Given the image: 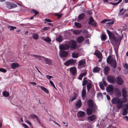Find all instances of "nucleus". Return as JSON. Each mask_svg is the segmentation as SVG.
Masks as SVG:
<instances>
[{
	"label": "nucleus",
	"instance_id": "15",
	"mask_svg": "<svg viewBox=\"0 0 128 128\" xmlns=\"http://www.w3.org/2000/svg\"><path fill=\"white\" fill-rule=\"evenodd\" d=\"M11 68L13 69L14 70L17 68L20 65L19 64L16 62H14L10 64Z\"/></svg>",
	"mask_w": 128,
	"mask_h": 128
},
{
	"label": "nucleus",
	"instance_id": "6",
	"mask_svg": "<svg viewBox=\"0 0 128 128\" xmlns=\"http://www.w3.org/2000/svg\"><path fill=\"white\" fill-rule=\"evenodd\" d=\"M68 44L70 48L74 50L76 49L77 47L76 42L74 40H71Z\"/></svg>",
	"mask_w": 128,
	"mask_h": 128
},
{
	"label": "nucleus",
	"instance_id": "62",
	"mask_svg": "<svg viewBox=\"0 0 128 128\" xmlns=\"http://www.w3.org/2000/svg\"><path fill=\"white\" fill-rule=\"evenodd\" d=\"M97 57L99 59V60H98V61L99 62H100L102 60V56H97Z\"/></svg>",
	"mask_w": 128,
	"mask_h": 128
},
{
	"label": "nucleus",
	"instance_id": "56",
	"mask_svg": "<svg viewBox=\"0 0 128 128\" xmlns=\"http://www.w3.org/2000/svg\"><path fill=\"white\" fill-rule=\"evenodd\" d=\"M22 126L24 128H29L28 126L25 124L23 123L22 124Z\"/></svg>",
	"mask_w": 128,
	"mask_h": 128
},
{
	"label": "nucleus",
	"instance_id": "13",
	"mask_svg": "<svg viewBox=\"0 0 128 128\" xmlns=\"http://www.w3.org/2000/svg\"><path fill=\"white\" fill-rule=\"evenodd\" d=\"M116 82L118 85H121L123 84V80L120 77L118 76L116 78Z\"/></svg>",
	"mask_w": 128,
	"mask_h": 128
},
{
	"label": "nucleus",
	"instance_id": "12",
	"mask_svg": "<svg viewBox=\"0 0 128 128\" xmlns=\"http://www.w3.org/2000/svg\"><path fill=\"white\" fill-rule=\"evenodd\" d=\"M43 57L44 61L46 63L48 64L49 66H51L52 64L53 61L51 59L45 58L44 56H42Z\"/></svg>",
	"mask_w": 128,
	"mask_h": 128
},
{
	"label": "nucleus",
	"instance_id": "59",
	"mask_svg": "<svg viewBox=\"0 0 128 128\" xmlns=\"http://www.w3.org/2000/svg\"><path fill=\"white\" fill-rule=\"evenodd\" d=\"M103 82V84L105 86H106L107 85V84L106 82L103 79L102 80Z\"/></svg>",
	"mask_w": 128,
	"mask_h": 128
},
{
	"label": "nucleus",
	"instance_id": "10",
	"mask_svg": "<svg viewBox=\"0 0 128 128\" xmlns=\"http://www.w3.org/2000/svg\"><path fill=\"white\" fill-rule=\"evenodd\" d=\"M70 48L69 46L67 44H61L59 46V48L60 50H68Z\"/></svg>",
	"mask_w": 128,
	"mask_h": 128
},
{
	"label": "nucleus",
	"instance_id": "52",
	"mask_svg": "<svg viewBox=\"0 0 128 128\" xmlns=\"http://www.w3.org/2000/svg\"><path fill=\"white\" fill-rule=\"evenodd\" d=\"M123 67L126 69H128V64H124Z\"/></svg>",
	"mask_w": 128,
	"mask_h": 128
},
{
	"label": "nucleus",
	"instance_id": "43",
	"mask_svg": "<svg viewBox=\"0 0 128 128\" xmlns=\"http://www.w3.org/2000/svg\"><path fill=\"white\" fill-rule=\"evenodd\" d=\"M32 10L35 14V15H34V16H35L37 14H39V12L36 10L32 9Z\"/></svg>",
	"mask_w": 128,
	"mask_h": 128
},
{
	"label": "nucleus",
	"instance_id": "19",
	"mask_svg": "<svg viewBox=\"0 0 128 128\" xmlns=\"http://www.w3.org/2000/svg\"><path fill=\"white\" fill-rule=\"evenodd\" d=\"M68 54V52L66 51L60 50V56H67Z\"/></svg>",
	"mask_w": 128,
	"mask_h": 128
},
{
	"label": "nucleus",
	"instance_id": "24",
	"mask_svg": "<svg viewBox=\"0 0 128 128\" xmlns=\"http://www.w3.org/2000/svg\"><path fill=\"white\" fill-rule=\"evenodd\" d=\"M122 94L123 97H125V96H127V92L125 88H122Z\"/></svg>",
	"mask_w": 128,
	"mask_h": 128
},
{
	"label": "nucleus",
	"instance_id": "64",
	"mask_svg": "<svg viewBox=\"0 0 128 128\" xmlns=\"http://www.w3.org/2000/svg\"><path fill=\"white\" fill-rule=\"evenodd\" d=\"M45 20L47 22H52V20L50 19L46 18L45 19Z\"/></svg>",
	"mask_w": 128,
	"mask_h": 128
},
{
	"label": "nucleus",
	"instance_id": "31",
	"mask_svg": "<svg viewBox=\"0 0 128 128\" xmlns=\"http://www.w3.org/2000/svg\"><path fill=\"white\" fill-rule=\"evenodd\" d=\"M2 94L3 96L5 97H8L10 95L9 92L6 91H3Z\"/></svg>",
	"mask_w": 128,
	"mask_h": 128
},
{
	"label": "nucleus",
	"instance_id": "11",
	"mask_svg": "<svg viewBox=\"0 0 128 128\" xmlns=\"http://www.w3.org/2000/svg\"><path fill=\"white\" fill-rule=\"evenodd\" d=\"M70 72L72 75L73 76L75 75L77 73V69L76 67L73 66L70 68Z\"/></svg>",
	"mask_w": 128,
	"mask_h": 128
},
{
	"label": "nucleus",
	"instance_id": "39",
	"mask_svg": "<svg viewBox=\"0 0 128 128\" xmlns=\"http://www.w3.org/2000/svg\"><path fill=\"white\" fill-rule=\"evenodd\" d=\"M106 32L108 35L109 38H110V37L112 35L114 34L112 33L108 30H106Z\"/></svg>",
	"mask_w": 128,
	"mask_h": 128
},
{
	"label": "nucleus",
	"instance_id": "23",
	"mask_svg": "<svg viewBox=\"0 0 128 128\" xmlns=\"http://www.w3.org/2000/svg\"><path fill=\"white\" fill-rule=\"evenodd\" d=\"M84 38L82 36H80L78 37L77 39V41L78 43H80L84 40Z\"/></svg>",
	"mask_w": 128,
	"mask_h": 128
},
{
	"label": "nucleus",
	"instance_id": "38",
	"mask_svg": "<svg viewBox=\"0 0 128 128\" xmlns=\"http://www.w3.org/2000/svg\"><path fill=\"white\" fill-rule=\"evenodd\" d=\"M43 39L46 42H49L51 41V39L49 37H46V38L43 37Z\"/></svg>",
	"mask_w": 128,
	"mask_h": 128
},
{
	"label": "nucleus",
	"instance_id": "3",
	"mask_svg": "<svg viewBox=\"0 0 128 128\" xmlns=\"http://www.w3.org/2000/svg\"><path fill=\"white\" fill-rule=\"evenodd\" d=\"M111 102L114 104H117L116 107L118 109L122 108L123 106V102L120 100V98L117 97L114 98L111 100Z\"/></svg>",
	"mask_w": 128,
	"mask_h": 128
},
{
	"label": "nucleus",
	"instance_id": "37",
	"mask_svg": "<svg viewBox=\"0 0 128 128\" xmlns=\"http://www.w3.org/2000/svg\"><path fill=\"white\" fill-rule=\"evenodd\" d=\"M32 37L34 39H38V34L36 33L33 34H32Z\"/></svg>",
	"mask_w": 128,
	"mask_h": 128
},
{
	"label": "nucleus",
	"instance_id": "4",
	"mask_svg": "<svg viewBox=\"0 0 128 128\" xmlns=\"http://www.w3.org/2000/svg\"><path fill=\"white\" fill-rule=\"evenodd\" d=\"M76 60H74L73 59L68 60L64 63V65L66 66H70L74 65L76 63Z\"/></svg>",
	"mask_w": 128,
	"mask_h": 128
},
{
	"label": "nucleus",
	"instance_id": "45",
	"mask_svg": "<svg viewBox=\"0 0 128 128\" xmlns=\"http://www.w3.org/2000/svg\"><path fill=\"white\" fill-rule=\"evenodd\" d=\"M124 10V8H122L120 10L119 13L118 14L119 16H122L124 14V12L123 11H122Z\"/></svg>",
	"mask_w": 128,
	"mask_h": 128
},
{
	"label": "nucleus",
	"instance_id": "40",
	"mask_svg": "<svg viewBox=\"0 0 128 128\" xmlns=\"http://www.w3.org/2000/svg\"><path fill=\"white\" fill-rule=\"evenodd\" d=\"M8 27L9 29H10V30H14L16 28V26H8Z\"/></svg>",
	"mask_w": 128,
	"mask_h": 128
},
{
	"label": "nucleus",
	"instance_id": "51",
	"mask_svg": "<svg viewBox=\"0 0 128 128\" xmlns=\"http://www.w3.org/2000/svg\"><path fill=\"white\" fill-rule=\"evenodd\" d=\"M76 94L74 95V96L72 97L70 99V100L71 102L73 101L76 98Z\"/></svg>",
	"mask_w": 128,
	"mask_h": 128
},
{
	"label": "nucleus",
	"instance_id": "22",
	"mask_svg": "<svg viewBox=\"0 0 128 128\" xmlns=\"http://www.w3.org/2000/svg\"><path fill=\"white\" fill-rule=\"evenodd\" d=\"M112 56H108L106 60L107 63L108 64H111L112 63L113 60Z\"/></svg>",
	"mask_w": 128,
	"mask_h": 128
},
{
	"label": "nucleus",
	"instance_id": "27",
	"mask_svg": "<svg viewBox=\"0 0 128 128\" xmlns=\"http://www.w3.org/2000/svg\"><path fill=\"white\" fill-rule=\"evenodd\" d=\"M56 40L58 42H61L63 40V37L61 35H60L58 38H56Z\"/></svg>",
	"mask_w": 128,
	"mask_h": 128
},
{
	"label": "nucleus",
	"instance_id": "21",
	"mask_svg": "<svg viewBox=\"0 0 128 128\" xmlns=\"http://www.w3.org/2000/svg\"><path fill=\"white\" fill-rule=\"evenodd\" d=\"M88 81H90V82L88 83L86 85L87 90L88 92H89V91L92 86V83H91V81L89 80H88Z\"/></svg>",
	"mask_w": 128,
	"mask_h": 128
},
{
	"label": "nucleus",
	"instance_id": "36",
	"mask_svg": "<svg viewBox=\"0 0 128 128\" xmlns=\"http://www.w3.org/2000/svg\"><path fill=\"white\" fill-rule=\"evenodd\" d=\"M88 80H83L82 82V85L84 86H86V85L88 83L90 82H88Z\"/></svg>",
	"mask_w": 128,
	"mask_h": 128
},
{
	"label": "nucleus",
	"instance_id": "17",
	"mask_svg": "<svg viewBox=\"0 0 128 128\" xmlns=\"http://www.w3.org/2000/svg\"><path fill=\"white\" fill-rule=\"evenodd\" d=\"M114 88L112 86L110 85L107 86L106 90L108 92H110L113 91Z\"/></svg>",
	"mask_w": 128,
	"mask_h": 128
},
{
	"label": "nucleus",
	"instance_id": "53",
	"mask_svg": "<svg viewBox=\"0 0 128 128\" xmlns=\"http://www.w3.org/2000/svg\"><path fill=\"white\" fill-rule=\"evenodd\" d=\"M50 27H44L43 28V30L44 31H46L49 30L50 28Z\"/></svg>",
	"mask_w": 128,
	"mask_h": 128
},
{
	"label": "nucleus",
	"instance_id": "29",
	"mask_svg": "<svg viewBox=\"0 0 128 128\" xmlns=\"http://www.w3.org/2000/svg\"><path fill=\"white\" fill-rule=\"evenodd\" d=\"M94 54L96 56H102V53L98 50H96Z\"/></svg>",
	"mask_w": 128,
	"mask_h": 128
},
{
	"label": "nucleus",
	"instance_id": "32",
	"mask_svg": "<svg viewBox=\"0 0 128 128\" xmlns=\"http://www.w3.org/2000/svg\"><path fill=\"white\" fill-rule=\"evenodd\" d=\"M82 32V30H75L73 31V33L75 34H78Z\"/></svg>",
	"mask_w": 128,
	"mask_h": 128
},
{
	"label": "nucleus",
	"instance_id": "48",
	"mask_svg": "<svg viewBox=\"0 0 128 128\" xmlns=\"http://www.w3.org/2000/svg\"><path fill=\"white\" fill-rule=\"evenodd\" d=\"M72 56H78V54L77 52H74L72 54Z\"/></svg>",
	"mask_w": 128,
	"mask_h": 128
},
{
	"label": "nucleus",
	"instance_id": "14",
	"mask_svg": "<svg viewBox=\"0 0 128 128\" xmlns=\"http://www.w3.org/2000/svg\"><path fill=\"white\" fill-rule=\"evenodd\" d=\"M96 116L94 114H92L91 116H88L87 117V119L90 122L92 121L95 120L96 119Z\"/></svg>",
	"mask_w": 128,
	"mask_h": 128
},
{
	"label": "nucleus",
	"instance_id": "20",
	"mask_svg": "<svg viewBox=\"0 0 128 128\" xmlns=\"http://www.w3.org/2000/svg\"><path fill=\"white\" fill-rule=\"evenodd\" d=\"M76 106L78 108H80L82 105V102L80 100H78L76 104Z\"/></svg>",
	"mask_w": 128,
	"mask_h": 128
},
{
	"label": "nucleus",
	"instance_id": "46",
	"mask_svg": "<svg viewBox=\"0 0 128 128\" xmlns=\"http://www.w3.org/2000/svg\"><path fill=\"white\" fill-rule=\"evenodd\" d=\"M112 66L114 68H115L116 66V61H114L112 64Z\"/></svg>",
	"mask_w": 128,
	"mask_h": 128
},
{
	"label": "nucleus",
	"instance_id": "60",
	"mask_svg": "<svg viewBox=\"0 0 128 128\" xmlns=\"http://www.w3.org/2000/svg\"><path fill=\"white\" fill-rule=\"evenodd\" d=\"M86 72H85L84 73H82L81 74L82 75V76L83 77L84 76H85L86 75Z\"/></svg>",
	"mask_w": 128,
	"mask_h": 128
},
{
	"label": "nucleus",
	"instance_id": "2",
	"mask_svg": "<svg viewBox=\"0 0 128 128\" xmlns=\"http://www.w3.org/2000/svg\"><path fill=\"white\" fill-rule=\"evenodd\" d=\"M123 38V34H122L121 36H119L118 34L116 33L115 34H114L109 38L110 40L111 43L113 44L118 42L120 43Z\"/></svg>",
	"mask_w": 128,
	"mask_h": 128
},
{
	"label": "nucleus",
	"instance_id": "18",
	"mask_svg": "<svg viewBox=\"0 0 128 128\" xmlns=\"http://www.w3.org/2000/svg\"><path fill=\"white\" fill-rule=\"evenodd\" d=\"M86 87V86L83 87L82 92V97L84 99L86 94V91L85 89Z\"/></svg>",
	"mask_w": 128,
	"mask_h": 128
},
{
	"label": "nucleus",
	"instance_id": "26",
	"mask_svg": "<svg viewBox=\"0 0 128 128\" xmlns=\"http://www.w3.org/2000/svg\"><path fill=\"white\" fill-rule=\"evenodd\" d=\"M110 70V68L108 66H106L104 68V73L106 74H108V72Z\"/></svg>",
	"mask_w": 128,
	"mask_h": 128
},
{
	"label": "nucleus",
	"instance_id": "61",
	"mask_svg": "<svg viewBox=\"0 0 128 128\" xmlns=\"http://www.w3.org/2000/svg\"><path fill=\"white\" fill-rule=\"evenodd\" d=\"M82 77H83L80 74V75H79L78 77V79L80 80H82Z\"/></svg>",
	"mask_w": 128,
	"mask_h": 128
},
{
	"label": "nucleus",
	"instance_id": "63",
	"mask_svg": "<svg viewBox=\"0 0 128 128\" xmlns=\"http://www.w3.org/2000/svg\"><path fill=\"white\" fill-rule=\"evenodd\" d=\"M87 13L89 15H91L92 14V12L91 10H88L87 11Z\"/></svg>",
	"mask_w": 128,
	"mask_h": 128
},
{
	"label": "nucleus",
	"instance_id": "34",
	"mask_svg": "<svg viewBox=\"0 0 128 128\" xmlns=\"http://www.w3.org/2000/svg\"><path fill=\"white\" fill-rule=\"evenodd\" d=\"M37 116L34 114H31L29 116V119L36 118Z\"/></svg>",
	"mask_w": 128,
	"mask_h": 128
},
{
	"label": "nucleus",
	"instance_id": "49",
	"mask_svg": "<svg viewBox=\"0 0 128 128\" xmlns=\"http://www.w3.org/2000/svg\"><path fill=\"white\" fill-rule=\"evenodd\" d=\"M50 83L52 85L54 88L55 89L57 90V89L55 87V86L54 85L53 82L51 80L50 81Z\"/></svg>",
	"mask_w": 128,
	"mask_h": 128
},
{
	"label": "nucleus",
	"instance_id": "5",
	"mask_svg": "<svg viewBox=\"0 0 128 128\" xmlns=\"http://www.w3.org/2000/svg\"><path fill=\"white\" fill-rule=\"evenodd\" d=\"M6 6L9 9H11L17 7V5L16 4L9 2H6Z\"/></svg>",
	"mask_w": 128,
	"mask_h": 128
},
{
	"label": "nucleus",
	"instance_id": "30",
	"mask_svg": "<svg viewBox=\"0 0 128 128\" xmlns=\"http://www.w3.org/2000/svg\"><path fill=\"white\" fill-rule=\"evenodd\" d=\"M100 70V68L98 67H94L93 69V72H99Z\"/></svg>",
	"mask_w": 128,
	"mask_h": 128
},
{
	"label": "nucleus",
	"instance_id": "25",
	"mask_svg": "<svg viewBox=\"0 0 128 128\" xmlns=\"http://www.w3.org/2000/svg\"><path fill=\"white\" fill-rule=\"evenodd\" d=\"M39 87H40L43 91L46 93L47 94L49 93V92L48 90L44 86L39 85Z\"/></svg>",
	"mask_w": 128,
	"mask_h": 128
},
{
	"label": "nucleus",
	"instance_id": "47",
	"mask_svg": "<svg viewBox=\"0 0 128 128\" xmlns=\"http://www.w3.org/2000/svg\"><path fill=\"white\" fill-rule=\"evenodd\" d=\"M54 14L56 16H57L58 18H60L62 17V14Z\"/></svg>",
	"mask_w": 128,
	"mask_h": 128
},
{
	"label": "nucleus",
	"instance_id": "44",
	"mask_svg": "<svg viewBox=\"0 0 128 128\" xmlns=\"http://www.w3.org/2000/svg\"><path fill=\"white\" fill-rule=\"evenodd\" d=\"M127 114V111L126 110L125 108L124 109L122 113V115L123 116H125Z\"/></svg>",
	"mask_w": 128,
	"mask_h": 128
},
{
	"label": "nucleus",
	"instance_id": "33",
	"mask_svg": "<svg viewBox=\"0 0 128 128\" xmlns=\"http://www.w3.org/2000/svg\"><path fill=\"white\" fill-rule=\"evenodd\" d=\"M101 40L104 41L106 39V36L104 34H102L101 37Z\"/></svg>",
	"mask_w": 128,
	"mask_h": 128
},
{
	"label": "nucleus",
	"instance_id": "41",
	"mask_svg": "<svg viewBox=\"0 0 128 128\" xmlns=\"http://www.w3.org/2000/svg\"><path fill=\"white\" fill-rule=\"evenodd\" d=\"M99 85L100 86V87L102 90H104V87L102 82H100L99 84Z\"/></svg>",
	"mask_w": 128,
	"mask_h": 128
},
{
	"label": "nucleus",
	"instance_id": "16",
	"mask_svg": "<svg viewBox=\"0 0 128 128\" xmlns=\"http://www.w3.org/2000/svg\"><path fill=\"white\" fill-rule=\"evenodd\" d=\"M85 113L83 111H80L77 112V116L78 118L83 117L85 116Z\"/></svg>",
	"mask_w": 128,
	"mask_h": 128
},
{
	"label": "nucleus",
	"instance_id": "28",
	"mask_svg": "<svg viewBox=\"0 0 128 128\" xmlns=\"http://www.w3.org/2000/svg\"><path fill=\"white\" fill-rule=\"evenodd\" d=\"M85 17L84 14L82 13L80 14L78 17V19L79 20H81L84 18Z\"/></svg>",
	"mask_w": 128,
	"mask_h": 128
},
{
	"label": "nucleus",
	"instance_id": "57",
	"mask_svg": "<svg viewBox=\"0 0 128 128\" xmlns=\"http://www.w3.org/2000/svg\"><path fill=\"white\" fill-rule=\"evenodd\" d=\"M97 23L95 22H93L91 24V25L94 26V27L96 26Z\"/></svg>",
	"mask_w": 128,
	"mask_h": 128
},
{
	"label": "nucleus",
	"instance_id": "42",
	"mask_svg": "<svg viewBox=\"0 0 128 128\" xmlns=\"http://www.w3.org/2000/svg\"><path fill=\"white\" fill-rule=\"evenodd\" d=\"M94 22V20L92 17L90 18L88 22V24H90L91 23Z\"/></svg>",
	"mask_w": 128,
	"mask_h": 128
},
{
	"label": "nucleus",
	"instance_id": "9",
	"mask_svg": "<svg viewBox=\"0 0 128 128\" xmlns=\"http://www.w3.org/2000/svg\"><path fill=\"white\" fill-rule=\"evenodd\" d=\"M106 23V26H110L114 23V21L113 20H111L108 19H106L104 20L101 22V23L104 24L105 22H107Z\"/></svg>",
	"mask_w": 128,
	"mask_h": 128
},
{
	"label": "nucleus",
	"instance_id": "35",
	"mask_svg": "<svg viewBox=\"0 0 128 128\" xmlns=\"http://www.w3.org/2000/svg\"><path fill=\"white\" fill-rule=\"evenodd\" d=\"M74 25L76 26L78 28H81L82 27V25L79 22H75Z\"/></svg>",
	"mask_w": 128,
	"mask_h": 128
},
{
	"label": "nucleus",
	"instance_id": "54",
	"mask_svg": "<svg viewBox=\"0 0 128 128\" xmlns=\"http://www.w3.org/2000/svg\"><path fill=\"white\" fill-rule=\"evenodd\" d=\"M91 93L92 96H94L95 94V92L94 89L92 90L91 91Z\"/></svg>",
	"mask_w": 128,
	"mask_h": 128
},
{
	"label": "nucleus",
	"instance_id": "50",
	"mask_svg": "<svg viewBox=\"0 0 128 128\" xmlns=\"http://www.w3.org/2000/svg\"><path fill=\"white\" fill-rule=\"evenodd\" d=\"M0 71L4 73H5L6 72L7 70L5 69L1 68H0Z\"/></svg>",
	"mask_w": 128,
	"mask_h": 128
},
{
	"label": "nucleus",
	"instance_id": "8",
	"mask_svg": "<svg viewBox=\"0 0 128 128\" xmlns=\"http://www.w3.org/2000/svg\"><path fill=\"white\" fill-rule=\"evenodd\" d=\"M107 79L108 82L112 84H114L116 81V80L115 78L112 75L108 76L107 77Z\"/></svg>",
	"mask_w": 128,
	"mask_h": 128
},
{
	"label": "nucleus",
	"instance_id": "7",
	"mask_svg": "<svg viewBox=\"0 0 128 128\" xmlns=\"http://www.w3.org/2000/svg\"><path fill=\"white\" fill-rule=\"evenodd\" d=\"M86 60L84 59L80 60L78 64V68H80L84 67L86 65Z\"/></svg>",
	"mask_w": 128,
	"mask_h": 128
},
{
	"label": "nucleus",
	"instance_id": "1",
	"mask_svg": "<svg viewBox=\"0 0 128 128\" xmlns=\"http://www.w3.org/2000/svg\"><path fill=\"white\" fill-rule=\"evenodd\" d=\"M87 104L88 107L86 110V114L88 116H90L92 113H94L96 112L97 107L96 103L91 99L87 101Z\"/></svg>",
	"mask_w": 128,
	"mask_h": 128
},
{
	"label": "nucleus",
	"instance_id": "55",
	"mask_svg": "<svg viewBox=\"0 0 128 128\" xmlns=\"http://www.w3.org/2000/svg\"><path fill=\"white\" fill-rule=\"evenodd\" d=\"M46 78L48 80H50L51 78H52V76H51L47 75L46 76Z\"/></svg>",
	"mask_w": 128,
	"mask_h": 128
},
{
	"label": "nucleus",
	"instance_id": "58",
	"mask_svg": "<svg viewBox=\"0 0 128 128\" xmlns=\"http://www.w3.org/2000/svg\"><path fill=\"white\" fill-rule=\"evenodd\" d=\"M126 96H125V97H123L122 100L124 102H126L127 101V99L126 98Z\"/></svg>",
	"mask_w": 128,
	"mask_h": 128
}]
</instances>
